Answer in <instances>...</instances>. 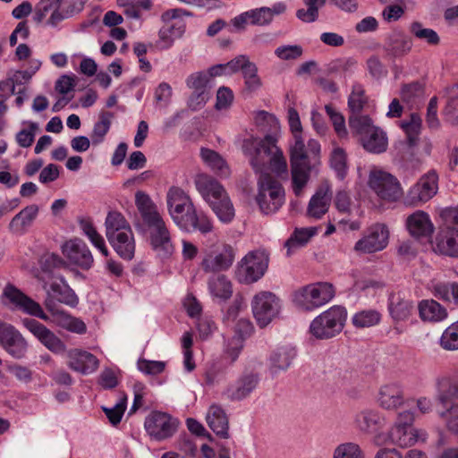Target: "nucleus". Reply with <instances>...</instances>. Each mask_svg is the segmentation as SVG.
<instances>
[{"label":"nucleus","mask_w":458,"mask_h":458,"mask_svg":"<svg viewBox=\"0 0 458 458\" xmlns=\"http://www.w3.org/2000/svg\"><path fill=\"white\" fill-rule=\"evenodd\" d=\"M409 233L415 238H427L434 232V225L428 213L417 210L406 218Z\"/></svg>","instance_id":"27"},{"label":"nucleus","mask_w":458,"mask_h":458,"mask_svg":"<svg viewBox=\"0 0 458 458\" xmlns=\"http://www.w3.org/2000/svg\"><path fill=\"white\" fill-rule=\"evenodd\" d=\"M4 294L18 309L30 316L37 317L46 322H51L73 334L83 335L87 332V326L81 318L73 317L60 309L50 299L45 302V307L50 313V316H48L44 312L39 303L12 284L5 286Z\"/></svg>","instance_id":"1"},{"label":"nucleus","mask_w":458,"mask_h":458,"mask_svg":"<svg viewBox=\"0 0 458 458\" xmlns=\"http://www.w3.org/2000/svg\"><path fill=\"white\" fill-rule=\"evenodd\" d=\"M22 324L51 352L55 354L66 352V344L42 323L33 318H24Z\"/></svg>","instance_id":"17"},{"label":"nucleus","mask_w":458,"mask_h":458,"mask_svg":"<svg viewBox=\"0 0 458 458\" xmlns=\"http://www.w3.org/2000/svg\"><path fill=\"white\" fill-rule=\"evenodd\" d=\"M277 136L250 137L243 140L242 151L253 169L287 172L288 163L283 149L277 145Z\"/></svg>","instance_id":"3"},{"label":"nucleus","mask_w":458,"mask_h":458,"mask_svg":"<svg viewBox=\"0 0 458 458\" xmlns=\"http://www.w3.org/2000/svg\"><path fill=\"white\" fill-rule=\"evenodd\" d=\"M201 157L203 161L213 170H224L227 168L225 160L216 151L202 148Z\"/></svg>","instance_id":"62"},{"label":"nucleus","mask_w":458,"mask_h":458,"mask_svg":"<svg viewBox=\"0 0 458 458\" xmlns=\"http://www.w3.org/2000/svg\"><path fill=\"white\" fill-rule=\"evenodd\" d=\"M432 246L437 253L458 258V230L451 227L440 230Z\"/></svg>","instance_id":"25"},{"label":"nucleus","mask_w":458,"mask_h":458,"mask_svg":"<svg viewBox=\"0 0 458 458\" xmlns=\"http://www.w3.org/2000/svg\"><path fill=\"white\" fill-rule=\"evenodd\" d=\"M451 377L449 375H443L437 378L436 384L438 389V394L437 396V400L438 403L441 405L437 410H444L448 407L453 402H448V396H452L449 394V389L445 390V388L450 385Z\"/></svg>","instance_id":"60"},{"label":"nucleus","mask_w":458,"mask_h":458,"mask_svg":"<svg viewBox=\"0 0 458 458\" xmlns=\"http://www.w3.org/2000/svg\"><path fill=\"white\" fill-rule=\"evenodd\" d=\"M335 296L334 286L327 282L310 284L293 293V302L300 310L312 311L328 303Z\"/></svg>","instance_id":"6"},{"label":"nucleus","mask_w":458,"mask_h":458,"mask_svg":"<svg viewBox=\"0 0 458 458\" xmlns=\"http://www.w3.org/2000/svg\"><path fill=\"white\" fill-rule=\"evenodd\" d=\"M208 289L214 299L226 301L233 294V285L229 278L224 274L213 275L208 280Z\"/></svg>","instance_id":"38"},{"label":"nucleus","mask_w":458,"mask_h":458,"mask_svg":"<svg viewBox=\"0 0 458 458\" xmlns=\"http://www.w3.org/2000/svg\"><path fill=\"white\" fill-rule=\"evenodd\" d=\"M135 205L139 211L141 226L148 233V241L156 253L169 258L174 251L169 228L157 204L144 191L135 193Z\"/></svg>","instance_id":"2"},{"label":"nucleus","mask_w":458,"mask_h":458,"mask_svg":"<svg viewBox=\"0 0 458 458\" xmlns=\"http://www.w3.org/2000/svg\"><path fill=\"white\" fill-rule=\"evenodd\" d=\"M38 213L37 205H30L24 208L13 216L10 222L9 228L15 233H23L25 229L31 225Z\"/></svg>","instance_id":"43"},{"label":"nucleus","mask_w":458,"mask_h":458,"mask_svg":"<svg viewBox=\"0 0 458 458\" xmlns=\"http://www.w3.org/2000/svg\"><path fill=\"white\" fill-rule=\"evenodd\" d=\"M33 18L38 23L45 22L47 26L52 28L59 25L53 0H40L35 7Z\"/></svg>","instance_id":"41"},{"label":"nucleus","mask_w":458,"mask_h":458,"mask_svg":"<svg viewBox=\"0 0 458 458\" xmlns=\"http://www.w3.org/2000/svg\"><path fill=\"white\" fill-rule=\"evenodd\" d=\"M413 310L412 301L402 298L400 295H393L390 298L389 311L391 317L396 321L407 319Z\"/></svg>","instance_id":"47"},{"label":"nucleus","mask_w":458,"mask_h":458,"mask_svg":"<svg viewBox=\"0 0 458 458\" xmlns=\"http://www.w3.org/2000/svg\"><path fill=\"white\" fill-rule=\"evenodd\" d=\"M268 262L269 257L265 250L248 252L237 265V280L247 284L259 281L267 270Z\"/></svg>","instance_id":"11"},{"label":"nucleus","mask_w":458,"mask_h":458,"mask_svg":"<svg viewBox=\"0 0 458 458\" xmlns=\"http://www.w3.org/2000/svg\"><path fill=\"white\" fill-rule=\"evenodd\" d=\"M367 104L365 90L360 84H354L348 98V108L351 114H360Z\"/></svg>","instance_id":"50"},{"label":"nucleus","mask_w":458,"mask_h":458,"mask_svg":"<svg viewBox=\"0 0 458 458\" xmlns=\"http://www.w3.org/2000/svg\"><path fill=\"white\" fill-rule=\"evenodd\" d=\"M78 225L82 233L87 236L91 244L105 257L109 255L104 237L98 232L90 217L81 216L78 218Z\"/></svg>","instance_id":"37"},{"label":"nucleus","mask_w":458,"mask_h":458,"mask_svg":"<svg viewBox=\"0 0 458 458\" xmlns=\"http://www.w3.org/2000/svg\"><path fill=\"white\" fill-rule=\"evenodd\" d=\"M173 90L167 82H161L155 90V101L158 108L167 107L171 102Z\"/></svg>","instance_id":"64"},{"label":"nucleus","mask_w":458,"mask_h":458,"mask_svg":"<svg viewBox=\"0 0 458 458\" xmlns=\"http://www.w3.org/2000/svg\"><path fill=\"white\" fill-rule=\"evenodd\" d=\"M0 344L15 359H21L28 350V343L22 335L11 324L3 322L0 327Z\"/></svg>","instance_id":"19"},{"label":"nucleus","mask_w":458,"mask_h":458,"mask_svg":"<svg viewBox=\"0 0 458 458\" xmlns=\"http://www.w3.org/2000/svg\"><path fill=\"white\" fill-rule=\"evenodd\" d=\"M333 458H366L363 449L354 442L338 445L333 452Z\"/></svg>","instance_id":"52"},{"label":"nucleus","mask_w":458,"mask_h":458,"mask_svg":"<svg viewBox=\"0 0 458 458\" xmlns=\"http://www.w3.org/2000/svg\"><path fill=\"white\" fill-rule=\"evenodd\" d=\"M296 356V351L292 346H281L275 350L270 356L269 369L273 375L287 370Z\"/></svg>","instance_id":"34"},{"label":"nucleus","mask_w":458,"mask_h":458,"mask_svg":"<svg viewBox=\"0 0 458 458\" xmlns=\"http://www.w3.org/2000/svg\"><path fill=\"white\" fill-rule=\"evenodd\" d=\"M186 15L189 13L182 9L167 10L162 14L164 25L158 31V39L156 43L159 49H169L176 39L183 36L186 30Z\"/></svg>","instance_id":"9"},{"label":"nucleus","mask_w":458,"mask_h":458,"mask_svg":"<svg viewBox=\"0 0 458 458\" xmlns=\"http://www.w3.org/2000/svg\"><path fill=\"white\" fill-rule=\"evenodd\" d=\"M281 174H260L258 179L255 200L261 213L265 215L275 214L285 202V191Z\"/></svg>","instance_id":"5"},{"label":"nucleus","mask_w":458,"mask_h":458,"mask_svg":"<svg viewBox=\"0 0 458 458\" xmlns=\"http://www.w3.org/2000/svg\"><path fill=\"white\" fill-rule=\"evenodd\" d=\"M209 428L223 438L228 437V419L224 409L218 404H211L206 415Z\"/></svg>","instance_id":"35"},{"label":"nucleus","mask_w":458,"mask_h":458,"mask_svg":"<svg viewBox=\"0 0 458 458\" xmlns=\"http://www.w3.org/2000/svg\"><path fill=\"white\" fill-rule=\"evenodd\" d=\"M366 66L369 75L376 80H379L387 75L388 72L386 66L377 55H372L368 58Z\"/></svg>","instance_id":"63"},{"label":"nucleus","mask_w":458,"mask_h":458,"mask_svg":"<svg viewBox=\"0 0 458 458\" xmlns=\"http://www.w3.org/2000/svg\"><path fill=\"white\" fill-rule=\"evenodd\" d=\"M368 185L383 200L395 201L403 194L399 180L393 174H369Z\"/></svg>","instance_id":"15"},{"label":"nucleus","mask_w":458,"mask_h":458,"mask_svg":"<svg viewBox=\"0 0 458 458\" xmlns=\"http://www.w3.org/2000/svg\"><path fill=\"white\" fill-rule=\"evenodd\" d=\"M218 220L224 224L231 223L235 216V209L227 193L208 204Z\"/></svg>","instance_id":"42"},{"label":"nucleus","mask_w":458,"mask_h":458,"mask_svg":"<svg viewBox=\"0 0 458 458\" xmlns=\"http://www.w3.org/2000/svg\"><path fill=\"white\" fill-rule=\"evenodd\" d=\"M380 314L375 310H365L355 313L352 318V324L358 328L376 326L380 321Z\"/></svg>","instance_id":"53"},{"label":"nucleus","mask_w":458,"mask_h":458,"mask_svg":"<svg viewBox=\"0 0 458 458\" xmlns=\"http://www.w3.org/2000/svg\"><path fill=\"white\" fill-rule=\"evenodd\" d=\"M345 320V309L341 306H333L310 322L309 333L318 340L332 338L343 330Z\"/></svg>","instance_id":"7"},{"label":"nucleus","mask_w":458,"mask_h":458,"mask_svg":"<svg viewBox=\"0 0 458 458\" xmlns=\"http://www.w3.org/2000/svg\"><path fill=\"white\" fill-rule=\"evenodd\" d=\"M415 415L411 411L399 412L397 420L387 433H377L374 437V442L377 445L391 444L401 448L425 443L428 434L423 428L412 426Z\"/></svg>","instance_id":"4"},{"label":"nucleus","mask_w":458,"mask_h":458,"mask_svg":"<svg viewBox=\"0 0 458 458\" xmlns=\"http://www.w3.org/2000/svg\"><path fill=\"white\" fill-rule=\"evenodd\" d=\"M318 228L315 226L295 228L291 237L285 242L286 254L290 256L297 248L302 247L316 234Z\"/></svg>","instance_id":"45"},{"label":"nucleus","mask_w":458,"mask_h":458,"mask_svg":"<svg viewBox=\"0 0 458 458\" xmlns=\"http://www.w3.org/2000/svg\"><path fill=\"white\" fill-rule=\"evenodd\" d=\"M419 315L423 321L440 322L447 318V310L435 300H422L418 304Z\"/></svg>","instance_id":"39"},{"label":"nucleus","mask_w":458,"mask_h":458,"mask_svg":"<svg viewBox=\"0 0 458 458\" xmlns=\"http://www.w3.org/2000/svg\"><path fill=\"white\" fill-rule=\"evenodd\" d=\"M325 110L334 125L337 136L341 139L345 138L347 136V129L344 115L331 105H327Z\"/></svg>","instance_id":"57"},{"label":"nucleus","mask_w":458,"mask_h":458,"mask_svg":"<svg viewBox=\"0 0 458 458\" xmlns=\"http://www.w3.org/2000/svg\"><path fill=\"white\" fill-rule=\"evenodd\" d=\"M260 366V361L255 359L250 360L245 371L227 387L225 391L227 398L232 401H241L250 396L259 383L260 377L255 369Z\"/></svg>","instance_id":"13"},{"label":"nucleus","mask_w":458,"mask_h":458,"mask_svg":"<svg viewBox=\"0 0 458 458\" xmlns=\"http://www.w3.org/2000/svg\"><path fill=\"white\" fill-rule=\"evenodd\" d=\"M404 394L400 386L388 384L382 386L377 394L378 405L389 411H394L404 403Z\"/></svg>","instance_id":"28"},{"label":"nucleus","mask_w":458,"mask_h":458,"mask_svg":"<svg viewBox=\"0 0 458 458\" xmlns=\"http://www.w3.org/2000/svg\"><path fill=\"white\" fill-rule=\"evenodd\" d=\"M234 259L235 252L230 244L216 243L204 250L200 267L208 274H222L232 267Z\"/></svg>","instance_id":"10"},{"label":"nucleus","mask_w":458,"mask_h":458,"mask_svg":"<svg viewBox=\"0 0 458 458\" xmlns=\"http://www.w3.org/2000/svg\"><path fill=\"white\" fill-rule=\"evenodd\" d=\"M194 182L198 192L208 204L227 193L223 185L208 174H198Z\"/></svg>","instance_id":"26"},{"label":"nucleus","mask_w":458,"mask_h":458,"mask_svg":"<svg viewBox=\"0 0 458 458\" xmlns=\"http://www.w3.org/2000/svg\"><path fill=\"white\" fill-rule=\"evenodd\" d=\"M53 2L60 24L64 20L81 13L84 8L86 0H53Z\"/></svg>","instance_id":"46"},{"label":"nucleus","mask_w":458,"mask_h":458,"mask_svg":"<svg viewBox=\"0 0 458 458\" xmlns=\"http://www.w3.org/2000/svg\"><path fill=\"white\" fill-rule=\"evenodd\" d=\"M104 225L106 239L116 233H124L131 229L128 220L118 211H109L105 219Z\"/></svg>","instance_id":"44"},{"label":"nucleus","mask_w":458,"mask_h":458,"mask_svg":"<svg viewBox=\"0 0 458 458\" xmlns=\"http://www.w3.org/2000/svg\"><path fill=\"white\" fill-rule=\"evenodd\" d=\"M62 250L64 255L72 264L82 269H89L92 267L94 262L92 253L82 240L72 239L63 245Z\"/></svg>","instance_id":"21"},{"label":"nucleus","mask_w":458,"mask_h":458,"mask_svg":"<svg viewBox=\"0 0 458 458\" xmlns=\"http://www.w3.org/2000/svg\"><path fill=\"white\" fill-rule=\"evenodd\" d=\"M307 9H299L296 16L304 22H312L318 16V9L325 4V0H304Z\"/></svg>","instance_id":"56"},{"label":"nucleus","mask_w":458,"mask_h":458,"mask_svg":"<svg viewBox=\"0 0 458 458\" xmlns=\"http://www.w3.org/2000/svg\"><path fill=\"white\" fill-rule=\"evenodd\" d=\"M181 230L186 232L198 231L207 234L213 230L211 219L203 212L198 211L194 207L190 212L183 215L180 221L175 224Z\"/></svg>","instance_id":"24"},{"label":"nucleus","mask_w":458,"mask_h":458,"mask_svg":"<svg viewBox=\"0 0 458 458\" xmlns=\"http://www.w3.org/2000/svg\"><path fill=\"white\" fill-rule=\"evenodd\" d=\"M421 118L417 114H411L408 121H403L400 126L407 135L410 145H413L420 132Z\"/></svg>","instance_id":"55"},{"label":"nucleus","mask_w":458,"mask_h":458,"mask_svg":"<svg viewBox=\"0 0 458 458\" xmlns=\"http://www.w3.org/2000/svg\"><path fill=\"white\" fill-rule=\"evenodd\" d=\"M126 403L127 396L125 394H122L119 401L114 404V407H103V411L112 425L115 426L120 423L126 409Z\"/></svg>","instance_id":"58"},{"label":"nucleus","mask_w":458,"mask_h":458,"mask_svg":"<svg viewBox=\"0 0 458 458\" xmlns=\"http://www.w3.org/2000/svg\"><path fill=\"white\" fill-rule=\"evenodd\" d=\"M252 119L254 124L266 135L280 137V123L274 114L264 110L255 111L252 114Z\"/></svg>","instance_id":"40"},{"label":"nucleus","mask_w":458,"mask_h":458,"mask_svg":"<svg viewBox=\"0 0 458 458\" xmlns=\"http://www.w3.org/2000/svg\"><path fill=\"white\" fill-rule=\"evenodd\" d=\"M67 359L70 369L84 375L95 372L99 366V361L95 355L81 349L69 350Z\"/></svg>","instance_id":"23"},{"label":"nucleus","mask_w":458,"mask_h":458,"mask_svg":"<svg viewBox=\"0 0 458 458\" xmlns=\"http://www.w3.org/2000/svg\"><path fill=\"white\" fill-rule=\"evenodd\" d=\"M410 31L418 38L425 40L430 45H437L439 43V37L437 33L432 29L423 28L420 22H412L410 27Z\"/></svg>","instance_id":"59"},{"label":"nucleus","mask_w":458,"mask_h":458,"mask_svg":"<svg viewBox=\"0 0 458 458\" xmlns=\"http://www.w3.org/2000/svg\"><path fill=\"white\" fill-rule=\"evenodd\" d=\"M430 293L437 298L458 307V283L441 281L437 278L428 284Z\"/></svg>","instance_id":"33"},{"label":"nucleus","mask_w":458,"mask_h":458,"mask_svg":"<svg viewBox=\"0 0 458 458\" xmlns=\"http://www.w3.org/2000/svg\"><path fill=\"white\" fill-rule=\"evenodd\" d=\"M437 190V174H424L408 191L404 204L410 207H420L431 199Z\"/></svg>","instance_id":"14"},{"label":"nucleus","mask_w":458,"mask_h":458,"mask_svg":"<svg viewBox=\"0 0 458 458\" xmlns=\"http://www.w3.org/2000/svg\"><path fill=\"white\" fill-rule=\"evenodd\" d=\"M411 39L399 30H394L389 34L385 44L386 54L394 58L406 55L411 50Z\"/></svg>","instance_id":"32"},{"label":"nucleus","mask_w":458,"mask_h":458,"mask_svg":"<svg viewBox=\"0 0 458 458\" xmlns=\"http://www.w3.org/2000/svg\"><path fill=\"white\" fill-rule=\"evenodd\" d=\"M439 345L445 351L458 350V320L444 330L439 339Z\"/></svg>","instance_id":"54"},{"label":"nucleus","mask_w":458,"mask_h":458,"mask_svg":"<svg viewBox=\"0 0 458 458\" xmlns=\"http://www.w3.org/2000/svg\"><path fill=\"white\" fill-rule=\"evenodd\" d=\"M112 117L113 114L109 112H103L100 114L99 120L94 124L90 135L94 145H98L104 140L105 136L109 131Z\"/></svg>","instance_id":"49"},{"label":"nucleus","mask_w":458,"mask_h":458,"mask_svg":"<svg viewBox=\"0 0 458 458\" xmlns=\"http://www.w3.org/2000/svg\"><path fill=\"white\" fill-rule=\"evenodd\" d=\"M281 308L280 298L269 291L256 293L251 301L252 313L260 327L270 324L279 315Z\"/></svg>","instance_id":"12"},{"label":"nucleus","mask_w":458,"mask_h":458,"mask_svg":"<svg viewBox=\"0 0 458 458\" xmlns=\"http://www.w3.org/2000/svg\"><path fill=\"white\" fill-rule=\"evenodd\" d=\"M194 204L191 197L182 189L172 186L166 192V208L173 222L180 221L184 214L190 212Z\"/></svg>","instance_id":"20"},{"label":"nucleus","mask_w":458,"mask_h":458,"mask_svg":"<svg viewBox=\"0 0 458 458\" xmlns=\"http://www.w3.org/2000/svg\"><path fill=\"white\" fill-rule=\"evenodd\" d=\"M348 123L352 133L359 137V140L376 127L369 115L360 114H350Z\"/></svg>","instance_id":"48"},{"label":"nucleus","mask_w":458,"mask_h":458,"mask_svg":"<svg viewBox=\"0 0 458 458\" xmlns=\"http://www.w3.org/2000/svg\"><path fill=\"white\" fill-rule=\"evenodd\" d=\"M302 47L299 45H284L276 48L275 55L282 61H294L302 55Z\"/></svg>","instance_id":"61"},{"label":"nucleus","mask_w":458,"mask_h":458,"mask_svg":"<svg viewBox=\"0 0 458 458\" xmlns=\"http://www.w3.org/2000/svg\"><path fill=\"white\" fill-rule=\"evenodd\" d=\"M108 242L119 257L131 260L135 253V237L132 229L107 238Z\"/></svg>","instance_id":"31"},{"label":"nucleus","mask_w":458,"mask_h":458,"mask_svg":"<svg viewBox=\"0 0 458 458\" xmlns=\"http://www.w3.org/2000/svg\"><path fill=\"white\" fill-rule=\"evenodd\" d=\"M178 422L169 414L152 411L145 419L144 428L148 435L156 441L171 437L176 431Z\"/></svg>","instance_id":"16"},{"label":"nucleus","mask_w":458,"mask_h":458,"mask_svg":"<svg viewBox=\"0 0 458 458\" xmlns=\"http://www.w3.org/2000/svg\"><path fill=\"white\" fill-rule=\"evenodd\" d=\"M437 413L445 421L446 429L458 436V404L451 403L444 410H437Z\"/></svg>","instance_id":"51"},{"label":"nucleus","mask_w":458,"mask_h":458,"mask_svg":"<svg viewBox=\"0 0 458 458\" xmlns=\"http://www.w3.org/2000/svg\"><path fill=\"white\" fill-rule=\"evenodd\" d=\"M389 240V231L386 225L376 224L370 226L367 233L360 239L354 250L362 253H374L384 250Z\"/></svg>","instance_id":"18"},{"label":"nucleus","mask_w":458,"mask_h":458,"mask_svg":"<svg viewBox=\"0 0 458 458\" xmlns=\"http://www.w3.org/2000/svg\"><path fill=\"white\" fill-rule=\"evenodd\" d=\"M43 288L47 293L44 303L50 299L55 303V300H56L58 302L70 307H75L79 302L77 295L61 276H55L49 284V287H47V284L44 282Z\"/></svg>","instance_id":"22"},{"label":"nucleus","mask_w":458,"mask_h":458,"mask_svg":"<svg viewBox=\"0 0 458 458\" xmlns=\"http://www.w3.org/2000/svg\"><path fill=\"white\" fill-rule=\"evenodd\" d=\"M354 424L362 432L374 433L385 426L386 418L375 409H364L355 415Z\"/></svg>","instance_id":"30"},{"label":"nucleus","mask_w":458,"mask_h":458,"mask_svg":"<svg viewBox=\"0 0 458 458\" xmlns=\"http://www.w3.org/2000/svg\"><path fill=\"white\" fill-rule=\"evenodd\" d=\"M291 172H314L319 169L320 144L316 140L308 141V150L303 140L297 139L290 149Z\"/></svg>","instance_id":"8"},{"label":"nucleus","mask_w":458,"mask_h":458,"mask_svg":"<svg viewBox=\"0 0 458 458\" xmlns=\"http://www.w3.org/2000/svg\"><path fill=\"white\" fill-rule=\"evenodd\" d=\"M331 198L332 192L330 185L327 182L321 184L309 202L307 208L308 216L314 218H320L324 216L328 210Z\"/></svg>","instance_id":"29"},{"label":"nucleus","mask_w":458,"mask_h":458,"mask_svg":"<svg viewBox=\"0 0 458 458\" xmlns=\"http://www.w3.org/2000/svg\"><path fill=\"white\" fill-rule=\"evenodd\" d=\"M359 141L365 150L374 154L385 152L388 146L386 133L377 126L362 136Z\"/></svg>","instance_id":"36"}]
</instances>
